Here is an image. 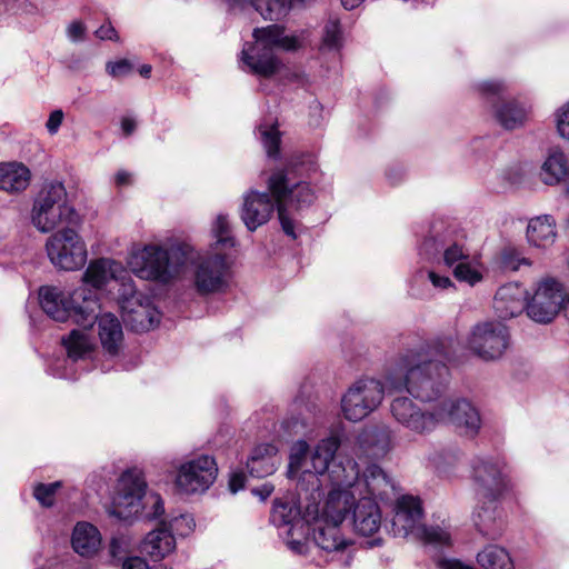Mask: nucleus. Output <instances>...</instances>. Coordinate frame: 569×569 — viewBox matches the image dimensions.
Segmentation results:
<instances>
[{
	"instance_id": "f257e3e1",
	"label": "nucleus",
	"mask_w": 569,
	"mask_h": 569,
	"mask_svg": "<svg viewBox=\"0 0 569 569\" xmlns=\"http://www.w3.org/2000/svg\"><path fill=\"white\" fill-rule=\"evenodd\" d=\"M452 345V339H443L399 355L386 375L388 390H406L423 402L452 401L441 399L449 376L443 361H456L455 352L451 351ZM439 406L440 403L437 407Z\"/></svg>"
},
{
	"instance_id": "f03ea898",
	"label": "nucleus",
	"mask_w": 569,
	"mask_h": 569,
	"mask_svg": "<svg viewBox=\"0 0 569 569\" xmlns=\"http://www.w3.org/2000/svg\"><path fill=\"white\" fill-rule=\"evenodd\" d=\"M331 479L338 487H346L341 492L349 497L350 509L353 508L352 523L358 535L370 537L379 531L381 512L376 501L386 492L391 482L387 473L377 465H370L360 475L358 463L348 461L337 465L331 470Z\"/></svg>"
},
{
	"instance_id": "7ed1b4c3",
	"label": "nucleus",
	"mask_w": 569,
	"mask_h": 569,
	"mask_svg": "<svg viewBox=\"0 0 569 569\" xmlns=\"http://www.w3.org/2000/svg\"><path fill=\"white\" fill-rule=\"evenodd\" d=\"M392 418L409 431L425 435L439 422H450L468 437L478 433L481 419L478 410L467 400L441 401L432 411L422 409L409 397H396L390 403Z\"/></svg>"
},
{
	"instance_id": "20e7f679",
	"label": "nucleus",
	"mask_w": 569,
	"mask_h": 569,
	"mask_svg": "<svg viewBox=\"0 0 569 569\" xmlns=\"http://www.w3.org/2000/svg\"><path fill=\"white\" fill-rule=\"evenodd\" d=\"M319 501L313 500L305 507L306 523H312V538L316 547L327 553L342 550L348 541L340 532V525L350 510L346 492L330 490L320 512Z\"/></svg>"
},
{
	"instance_id": "39448f33",
	"label": "nucleus",
	"mask_w": 569,
	"mask_h": 569,
	"mask_svg": "<svg viewBox=\"0 0 569 569\" xmlns=\"http://www.w3.org/2000/svg\"><path fill=\"white\" fill-rule=\"evenodd\" d=\"M303 169L302 162H290L284 169L273 172L268 181L282 230L293 239L296 233L291 211H300L315 200V192L310 184L298 179V174L302 176Z\"/></svg>"
},
{
	"instance_id": "423d86ee",
	"label": "nucleus",
	"mask_w": 569,
	"mask_h": 569,
	"mask_svg": "<svg viewBox=\"0 0 569 569\" xmlns=\"http://www.w3.org/2000/svg\"><path fill=\"white\" fill-rule=\"evenodd\" d=\"M340 447L338 437L330 436L318 442L315 447L311 456L310 463L311 468H305V460L309 451V446L305 440L297 441L291 449L290 461H289V476L296 477L300 471L303 473V480L311 485V499L320 500L322 497L321 486L323 480L320 478H328L332 488L331 490L342 491L346 487H338L331 479V470L337 465H347L348 461H355L353 459H341L338 462L333 461L335 455Z\"/></svg>"
},
{
	"instance_id": "0eeeda50",
	"label": "nucleus",
	"mask_w": 569,
	"mask_h": 569,
	"mask_svg": "<svg viewBox=\"0 0 569 569\" xmlns=\"http://www.w3.org/2000/svg\"><path fill=\"white\" fill-rule=\"evenodd\" d=\"M256 43L241 51L242 69L262 78H269L278 72L281 62L274 56V50H296L300 40L296 36L284 34V28L271 24L256 28L252 33Z\"/></svg>"
},
{
	"instance_id": "6e6552de",
	"label": "nucleus",
	"mask_w": 569,
	"mask_h": 569,
	"mask_svg": "<svg viewBox=\"0 0 569 569\" xmlns=\"http://www.w3.org/2000/svg\"><path fill=\"white\" fill-rule=\"evenodd\" d=\"M473 478L479 485L478 496L487 499L473 513L478 531L488 539H497L503 531V520L498 515L496 500L506 488L500 462L479 460L472 467Z\"/></svg>"
},
{
	"instance_id": "1a4fd4ad",
	"label": "nucleus",
	"mask_w": 569,
	"mask_h": 569,
	"mask_svg": "<svg viewBox=\"0 0 569 569\" xmlns=\"http://www.w3.org/2000/svg\"><path fill=\"white\" fill-rule=\"evenodd\" d=\"M39 300L42 310L51 319L60 322L71 319L81 327L92 326L100 310L96 295L86 288L66 295L56 287H41Z\"/></svg>"
},
{
	"instance_id": "9d476101",
	"label": "nucleus",
	"mask_w": 569,
	"mask_h": 569,
	"mask_svg": "<svg viewBox=\"0 0 569 569\" xmlns=\"http://www.w3.org/2000/svg\"><path fill=\"white\" fill-rule=\"evenodd\" d=\"M188 246H176L164 250L156 244H147L132 250L128 264L140 279L168 283L177 277L189 260Z\"/></svg>"
},
{
	"instance_id": "9b49d317",
	"label": "nucleus",
	"mask_w": 569,
	"mask_h": 569,
	"mask_svg": "<svg viewBox=\"0 0 569 569\" xmlns=\"http://www.w3.org/2000/svg\"><path fill=\"white\" fill-rule=\"evenodd\" d=\"M31 222L40 232L47 233L58 226L77 224L79 214L68 203V194L61 182L46 184L33 201Z\"/></svg>"
},
{
	"instance_id": "f8f14e48",
	"label": "nucleus",
	"mask_w": 569,
	"mask_h": 569,
	"mask_svg": "<svg viewBox=\"0 0 569 569\" xmlns=\"http://www.w3.org/2000/svg\"><path fill=\"white\" fill-rule=\"evenodd\" d=\"M423 510L421 500L413 496H402L397 500L392 518V530L396 536H415L427 545L447 546L450 535L440 527L421 525Z\"/></svg>"
},
{
	"instance_id": "ddd939ff",
	"label": "nucleus",
	"mask_w": 569,
	"mask_h": 569,
	"mask_svg": "<svg viewBox=\"0 0 569 569\" xmlns=\"http://www.w3.org/2000/svg\"><path fill=\"white\" fill-rule=\"evenodd\" d=\"M383 397L385 386L380 380L369 377L360 378L341 397V412L349 421H361L379 408Z\"/></svg>"
},
{
	"instance_id": "4468645a",
	"label": "nucleus",
	"mask_w": 569,
	"mask_h": 569,
	"mask_svg": "<svg viewBox=\"0 0 569 569\" xmlns=\"http://www.w3.org/2000/svg\"><path fill=\"white\" fill-rule=\"evenodd\" d=\"M565 289L560 281L547 277L536 283L531 296L527 293V316L537 323H550L565 302Z\"/></svg>"
},
{
	"instance_id": "2eb2a0df",
	"label": "nucleus",
	"mask_w": 569,
	"mask_h": 569,
	"mask_svg": "<svg viewBox=\"0 0 569 569\" xmlns=\"http://www.w3.org/2000/svg\"><path fill=\"white\" fill-rule=\"evenodd\" d=\"M46 249L52 264L62 270H78L87 262L86 243L78 232L69 227L49 237Z\"/></svg>"
},
{
	"instance_id": "dca6fc26",
	"label": "nucleus",
	"mask_w": 569,
	"mask_h": 569,
	"mask_svg": "<svg viewBox=\"0 0 569 569\" xmlns=\"http://www.w3.org/2000/svg\"><path fill=\"white\" fill-rule=\"evenodd\" d=\"M231 270L223 253L200 257L192 266V282L200 296L223 292L230 281Z\"/></svg>"
},
{
	"instance_id": "f3484780",
	"label": "nucleus",
	"mask_w": 569,
	"mask_h": 569,
	"mask_svg": "<svg viewBox=\"0 0 569 569\" xmlns=\"http://www.w3.org/2000/svg\"><path fill=\"white\" fill-rule=\"evenodd\" d=\"M146 487L147 483L141 470L133 468L124 471L118 481L111 515L121 520H128L138 515Z\"/></svg>"
},
{
	"instance_id": "a211bd4d",
	"label": "nucleus",
	"mask_w": 569,
	"mask_h": 569,
	"mask_svg": "<svg viewBox=\"0 0 569 569\" xmlns=\"http://www.w3.org/2000/svg\"><path fill=\"white\" fill-rule=\"evenodd\" d=\"M508 328L498 321L478 323L468 339L470 350L483 360L500 358L509 347Z\"/></svg>"
},
{
	"instance_id": "6ab92c4d",
	"label": "nucleus",
	"mask_w": 569,
	"mask_h": 569,
	"mask_svg": "<svg viewBox=\"0 0 569 569\" xmlns=\"http://www.w3.org/2000/svg\"><path fill=\"white\" fill-rule=\"evenodd\" d=\"M217 475L218 468L213 457L200 455L180 466L176 486L188 495L204 492L214 482Z\"/></svg>"
},
{
	"instance_id": "aec40b11",
	"label": "nucleus",
	"mask_w": 569,
	"mask_h": 569,
	"mask_svg": "<svg viewBox=\"0 0 569 569\" xmlns=\"http://www.w3.org/2000/svg\"><path fill=\"white\" fill-rule=\"evenodd\" d=\"M270 521L279 529H283L280 535L287 536L288 547L296 553H303L307 550V543L301 540L289 539L295 530L302 528L306 519L305 511L301 509L293 497L276 499L270 515Z\"/></svg>"
},
{
	"instance_id": "412c9836",
	"label": "nucleus",
	"mask_w": 569,
	"mask_h": 569,
	"mask_svg": "<svg viewBox=\"0 0 569 569\" xmlns=\"http://www.w3.org/2000/svg\"><path fill=\"white\" fill-rule=\"evenodd\" d=\"M128 274L127 269L121 262H118L109 258H99L91 261L83 273V282L88 290H91L96 297H98V290L104 287L109 280H121L126 279ZM99 301V298H97Z\"/></svg>"
},
{
	"instance_id": "4be33fe9",
	"label": "nucleus",
	"mask_w": 569,
	"mask_h": 569,
	"mask_svg": "<svg viewBox=\"0 0 569 569\" xmlns=\"http://www.w3.org/2000/svg\"><path fill=\"white\" fill-rule=\"evenodd\" d=\"M527 293V290L517 282L501 286L493 298L496 315L502 320L521 315L526 310Z\"/></svg>"
},
{
	"instance_id": "5701e85b",
	"label": "nucleus",
	"mask_w": 569,
	"mask_h": 569,
	"mask_svg": "<svg viewBox=\"0 0 569 569\" xmlns=\"http://www.w3.org/2000/svg\"><path fill=\"white\" fill-rule=\"evenodd\" d=\"M274 208V202L267 192L250 191L244 197L241 219L250 231H254L270 219Z\"/></svg>"
},
{
	"instance_id": "b1692460",
	"label": "nucleus",
	"mask_w": 569,
	"mask_h": 569,
	"mask_svg": "<svg viewBox=\"0 0 569 569\" xmlns=\"http://www.w3.org/2000/svg\"><path fill=\"white\" fill-rule=\"evenodd\" d=\"M129 303L131 306L137 303L136 307L130 309H128V307H123V319L131 330L136 332H144L156 328L159 325L161 313L148 299L142 301V299L132 296V299L129 301Z\"/></svg>"
},
{
	"instance_id": "393cba45",
	"label": "nucleus",
	"mask_w": 569,
	"mask_h": 569,
	"mask_svg": "<svg viewBox=\"0 0 569 569\" xmlns=\"http://www.w3.org/2000/svg\"><path fill=\"white\" fill-rule=\"evenodd\" d=\"M98 322V336L102 349L110 356H117L123 343V330L120 320L112 313H103L93 320Z\"/></svg>"
},
{
	"instance_id": "a878e982",
	"label": "nucleus",
	"mask_w": 569,
	"mask_h": 569,
	"mask_svg": "<svg viewBox=\"0 0 569 569\" xmlns=\"http://www.w3.org/2000/svg\"><path fill=\"white\" fill-rule=\"evenodd\" d=\"M539 177L548 186L566 182V190L569 194V162L561 150L552 149L549 151L541 164Z\"/></svg>"
},
{
	"instance_id": "bb28decb",
	"label": "nucleus",
	"mask_w": 569,
	"mask_h": 569,
	"mask_svg": "<svg viewBox=\"0 0 569 569\" xmlns=\"http://www.w3.org/2000/svg\"><path fill=\"white\" fill-rule=\"evenodd\" d=\"M278 448L272 443H263L253 448L247 460V469L252 477L264 478L272 475L279 465Z\"/></svg>"
},
{
	"instance_id": "cd10ccee",
	"label": "nucleus",
	"mask_w": 569,
	"mask_h": 569,
	"mask_svg": "<svg viewBox=\"0 0 569 569\" xmlns=\"http://www.w3.org/2000/svg\"><path fill=\"white\" fill-rule=\"evenodd\" d=\"M176 549V539L171 530L161 526L150 531L141 542L140 550L153 561H159Z\"/></svg>"
},
{
	"instance_id": "c85d7f7f",
	"label": "nucleus",
	"mask_w": 569,
	"mask_h": 569,
	"mask_svg": "<svg viewBox=\"0 0 569 569\" xmlns=\"http://www.w3.org/2000/svg\"><path fill=\"white\" fill-rule=\"evenodd\" d=\"M358 443L362 453L368 458H382L392 448L390 430L388 428H371L365 430L359 435Z\"/></svg>"
},
{
	"instance_id": "c756f323",
	"label": "nucleus",
	"mask_w": 569,
	"mask_h": 569,
	"mask_svg": "<svg viewBox=\"0 0 569 569\" xmlns=\"http://www.w3.org/2000/svg\"><path fill=\"white\" fill-rule=\"evenodd\" d=\"M71 543L82 557H92L101 547L100 531L89 522H78L73 529Z\"/></svg>"
},
{
	"instance_id": "7c9ffc66",
	"label": "nucleus",
	"mask_w": 569,
	"mask_h": 569,
	"mask_svg": "<svg viewBox=\"0 0 569 569\" xmlns=\"http://www.w3.org/2000/svg\"><path fill=\"white\" fill-rule=\"evenodd\" d=\"M556 222L551 216L531 219L527 227V239L537 248H548L556 240Z\"/></svg>"
},
{
	"instance_id": "2f4dec72",
	"label": "nucleus",
	"mask_w": 569,
	"mask_h": 569,
	"mask_svg": "<svg viewBox=\"0 0 569 569\" xmlns=\"http://www.w3.org/2000/svg\"><path fill=\"white\" fill-rule=\"evenodd\" d=\"M30 182L29 169L16 162L0 164V189L8 192L24 190Z\"/></svg>"
},
{
	"instance_id": "473e14b6",
	"label": "nucleus",
	"mask_w": 569,
	"mask_h": 569,
	"mask_svg": "<svg viewBox=\"0 0 569 569\" xmlns=\"http://www.w3.org/2000/svg\"><path fill=\"white\" fill-rule=\"evenodd\" d=\"M90 327H82L83 330H72L67 338L62 339L69 358L77 360L91 353L93 342L90 333L87 331Z\"/></svg>"
},
{
	"instance_id": "72a5a7b5",
	"label": "nucleus",
	"mask_w": 569,
	"mask_h": 569,
	"mask_svg": "<svg viewBox=\"0 0 569 569\" xmlns=\"http://www.w3.org/2000/svg\"><path fill=\"white\" fill-rule=\"evenodd\" d=\"M477 561L483 569H512L509 553L498 546H488L477 555Z\"/></svg>"
},
{
	"instance_id": "f704fd0d",
	"label": "nucleus",
	"mask_w": 569,
	"mask_h": 569,
	"mask_svg": "<svg viewBox=\"0 0 569 569\" xmlns=\"http://www.w3.org/2000/svg\"><path fill=\"white\" fill-rule=\"evenodd\" d=\"M496 118L503 128L511 130L525 122L527 109L516 101H509L497 108Z\"/></svg>"
},
{
	"instance_id": "c9c22d12",
	"label": "nucleus",
	"mask_w": 569,
	"mask_h": 569,
	"mask_svg": "<svg viewBox=\"0 0 569 569\" xmlns=\"http://www.w3.org/2000/svg\"><path fill=\"white\" fill-rule=\"evenodd\" d=\"M342 30L338 20H329L323 28L319 50L321 53H339L342 48Z\"/></svg>"
},
{
	"instance_id": "e433bc0d",
	"label": "nucleus",
	"mask_w": 569,
	"mask_h": 569,
	"mask_svg": "<svg viewBox=\"0 0 569 569\" xmlns=\"http://www.w3.org/2000/svg\"><path fill=\"white\" fill-rule=\"evenodd\" d=\"M259 132L268 157L276 158L280 149V132L277 127L263 128L260 126Z\"/></svg>"
},
{
	"instance_id": "4c0bfd02",
	"label": "nucleus",
	"mask_w": 569,
	"mask_h": 569,
	"mask_svg": "<svg viewBox=\"0 0 569 569\" xmlns=\"http://www.w3.org/2000/svg\"><path fill=\"white\" fill-rule=\"evenodd\" d=\"M212 232L217 239V244L223 247H233L234 239L230 234V226L224 214H219L212 226Z\"/></svg>"
},
{
	"instance_id": "58836bf2",
	"label": "nucleus",
	"mask_w": 569,
	"mask_h": 569,
	"mask_svg": "<svg viewBox=\"0 0 569 569\" xmlns=\"http://www.w3.org/2000/svg\"><path fill=\"white\" fill-rule=\"evenodd\" d=\"M60 487V481L52 483H39L34 487L33 496L41 506L51 507L54 502L56 492Z\"/></svg>"
},
{
	"instance_id": "ea45409f",
	"label": "nucleus",
	"mask_w": 569,
	"mask_h": 569,
	"mask_svg": "<svg viewBox=\"0 0 569 569\" xmlns=\"http://www.w3.org/2000/svg\"><path fill=\"white\" fill-rule=\"evenodd\" d=\"M453 274L457 280L465 281L470 286L476 284L482 279L481 272L472 267L468 261L458 263L453 269Z\"/></svg>"
},
{
	"instance_id": "a19ab883",
	"label": "nucleus",
	"mask_w": 569,
	"mask_h": 569,
	"mask_svg": "<svg viewBox=\"0 0 569 569\" xmlns=\"http://www.w3.org/2000/svg\"><path fill=\"white\" fill-rule=\"evenodd\" d=\"M130 552V540L124 535L113 536L109 543V555L113 560H124Z\"/></svg>"
},
{
	"instance_id": "79ce46f5",
	"label": "nucleus",
	"mask_w": 569,
	"mask_h": 569,
	"mask_svg": "<svg viewBox=\"0 0 569 569\" xmlns=\"http://www.w3.org/2000/svg\"><path fill=\"white\" fill-rule=\"evenodd\" d=\"M469 254L465 251L462 246L453 243L443 250V262L448 267H456L462 261H467Z\"/></svg>"
},
{
	"instance_id": "37998d69",
	"label": "nucleus",
	"mask_w": 569,
	"mask_h": 569,
	"mask_svg": "<svg viewBox=\"0 0 569 569\" xmlns=\"http://www.w3.org/2000/svg\"><path fill=\"white\" fill-rule=\"evenodd\" d=\"M132 64L127 59H121L116 62H108L106 70L112 78H122L132 71Z\"/></svg>"
},
{
	"instance_id": "c03bdc74",
	"label": "nucleus",
	"mask_w": 569,
	"mask_h": 569,
	"mask_svg": "<svg viewBox=\"0 0 569 569\" xmlns=\"http://www.w3.org/2000/svg\"><path fill=\"white\" fill-rule=\"evenodd\" d=\"M521 264L530 266V261L526 258L518 257L513 250H506L502 254V266L507 270L517 271Z\"/></svg>"
},
{
	"instance_id": "a18cd8bd",
	"label": "nucleus",
	"mask_w": 569,
	"mask_h": 569,
	"mask_svg": "<svg viewBox=\"0 0 569 569\" xmlns=\"http://www.w3.org/2000/svg\"><path fill=\"white\" fill-rule=\"evenodd\" d=\"M171 528L180 536H188L194 528V520L190 515H181L172 520Z\"/></svg>"
},
{
	"instance_id": "49530a36",
	"label": "nucleus",
	"mask_w": 569,
	"mask_h": 569,
	"mask_svg": "<svg viewBox=\"0 0 569 569\" xmlns=\"http://www.w3.org/2000/svg\"><path fill=\"white\" fill-rule=\"evenodd\" d=\"M557 129L562 138L569 140V102L558 111Z\"/></svg>"
},
{
	"instance_id": "de8ad7c7",
	"label": "nucleus",
	"mask_w": 569,
	"mask_h": 569,
	"mask_svg": "<svg viewBox=\"0 0 569 569\" xmlns=\"http://www.w3.org/2000/svg\"><path fill=\"white\" fill-rule=\"evenodd\" d=\"M63 121L62 110H54L49 114L46 128L50 134H56Z\"/></svg>"
},
{
	"instance_id": "09e8293b",
	"label": "nucleus",
	"mask_w": 569,
	"mask_h": 569,
	"mask_svg": "<svg viewBox=\"0 0 569 569\" xmlns=\"http://www.w3.org/2000/svg\"><path fill=\"white\" fill-rule=\"evenodd\" d=\"M121 569H151L149 563L141 557H127L122 561Z\"/></svg>"
},
{
	"instance_id": "8fccbe9b",
	"label": "nucleus",
	"mask_w": 569,
	"mask_h": 569,
	"mask_svg": "<svg viewBox=\"0 0 569 569\" xmlns=\"http://www.w3.org/2000/svg\"><path fill=\"white\" fill-rule=\"evenodd\" d=\"M445 247L443 242H438L433 237L427 238L421 246V251L426 254H436Z\"/></svg>"
},
{
	"instance_id": "3c124183",
	"label": "nucleus",
	"mask_w": 569,
	"mask_h": 569,
	"mask_svg": "<svg viewBox=\"0 0 569 569\" xmlns=\"http://www.w3.org/2000/svg\"><path fill=\"white\" fill-rule=\"evenodd\" d=\"M246 476L241 471L232 472L229 479V489L236 493L244 488Z\"/></svg>"
},
{
	"instance_id": "603ef678",
	"label": "nucleus",
	"mask_w": 569,
	"mask_h": 569,
	"mask_svg": "<svg viewBox=\"0 0 569 569\" xmlns=\"http://www.w3.org/2000/svg\"><path fill=\"white\" fill-rule=\"evenodd\" d=\"M86 28L81 21H73L68 27V37L72 41H79L83 38Z\"/></svg>"
},
{
	"instance_id": "864d4df0",
	"label": "nucleus",
	"mask_w": 569,
	"mask_h": 569,
	"mask_svg": "<svg viewBox=\"0 0 569 569\" xmlns=\"http://www.w3.org/2000/svg\"><path fill=\"white\" fill-rule=\"evenodd\" d=\"M96 36L101 40H118L117 31L111 23L102 24L96 31Z\"/></svg>"
},
{
	"instance_id": "5fc2aeb1",
	"label": "nucleus",
	"mask_w": 569,
	"mask_h": 569,
	"mask_svg": "<svg viewBox=\"0 0 569 569\" xmlns=\"http://www.w3.org/2000/svg\"><path fill=\"white\" fill-rule=\"evenodd\" d=\"M480 91L486 94L500 96L502 91V84L497 81H488L480 84Z\"/></svg>"
},
{
	"instance_id": "6e6d98bb",
	"label": "nucleus",
	"mask_w": 569,
	"mask_h": 569,
	"mask_svg": "<svg viewBox=\"0 0 569 569\" xmlns=\"http://www.w3.org/2000/svg\"><path fill=\"white\" fill-rule=\"evenodd\" d=\"M439 567L442 569H475L471 565L458 559H442L439 561Z\"/></svg>"
},
{
	"instance_id": "4d7b16f0",
	"label": "nucleus",
	"mask_w": 569,
	"mask_h": 569,
	"mask_svg": "<svg viewBox=\"0 0 569 569\" xmlns=\"http://www.w3.org/2000/svg\"><path fill=\"white\" fill-rule=\"evenodd\" d=\"M429 279L436 288L447 289L452 286V282L448 277L440 276L433 271L429 272Z\"/></svg>"
},
{
	"instance_id": "13d9d810",
	"label": "nucleus",
	"mask_w": 569,
	"mask_h": 569,
	"mask_svg": "<svg viewBox=\"0 0 569 569\" xmlns=\"http://www.w3.org/2000/svg\"><path fill=\"white\" fill-rule=\"evenodd\" d=\"M152 512L148 513V517L157 519L164 512V506L161 497L159 495H152Z\"/></svg>"
},
{
	"instance_id": "bf43d9fd",
	"label": "nucleus",
	"mask_w": 569,
	"mask_h": 569,
	"mask_svg": "<svg viewBox=\"0 0 569 569\" xmlns=\"http://www.w3.org/2000/svg\"><path fill=\"white\" fill-rule=\"evenodd\" d=\"M273 491V486L270 483H263L260 488H256L252 492L259 496L262 500L267 499Z\"/></svg>"
},
{
	"instance_id": "052dcab7",
	"label": "nucleus",
	"mask_w": 569,
	"mask_h": 569,
	"mask_svg": "<svg viewBox=\"0 0 569 569\" xmlns=\"http://www.w3.org/2000/svg\"><path fill=\"white\" fill-rule=\"evenodd\" d=\"M121 128L126 136L131 134L136 129V121L132 118L124 117L121 120Z\"/></svg>"
},
{
	"instance_id": "680f3d73",
	"label": "nucleus",
	"mask_w": 569,
	"mask_h": 569,
	"mask_svg": "<svg viewBox=\"0 0 569 569\" xmlns=\"http://www.w3.org/2000/svg\"><path fill=\"white\" fill-rule=\"evenodd\" d=\"M131 182V174L128 171L120 170L116 174V184L121 187Z\"/></svg>"
},
{
	"instance_id": "e2e57ef3",
	"label": "nucleus",
	"mask_w": 569,
	"mask_h": 569,
	"mask_svg": "<svg viewBox=\"0 0 569 569\" xmlns=\"http://www.w3.org/2000/svg\"><path fill=\"white\" fill-rule=\"evenodd\" d=\"M298 425H299V421L296 418H291V419L283 421V427L289 431H293L295 433L299 432Z\"/></svg>"
},
{
	"instance_id": "0e129e2a",
	"label": "nucleus",
	"mask_w": 569,
	"mask_h": 569,
	"mask_svg": "<svg viewBox=\"0 0 569 569\" xmlns=\"http://www.w3.org/2000/svg\"><path fill=\"white\" fill-rule=\"evenodd\" d=\"M363 1L365 0H341V3L346 9L352 10L359 7Z\"/></svg>"
},
{
	"instance_id": "69168bd1",
	"label": "nucleus",
	"mask_w": 569,
	"mask_h": 569,
	"mask_svg": "<svg viewBox=\"0 0 569 569\" xmlns=\"http://www.w3.org/2000/svg\"><path fill=\"white\" fill-rule=\"evenodd\" d=\"M151 66L150 64H142L140 68H139V73L143 77V78H149L150 77V73H151Z\"/></svg>"
},
{
	"instance_id": "338daca9",
	"label": "nucleus",
	"mask_w": 569,
	"mask_h": 569,
	"mask_svg": "<svg viewBox=\"0 0 569 569\" xmlns=\"http://www.w3.org/2000/svg\"><path fill=\"white\" fill-rule=\"evenodd\" d=\"M563 310L566 316L569 318V293L565 295Z\"/></svg>"
},
{
	"instance_id": "774afa93",
	"label": "nucleus",
	"mask_w": 569,
	"mask_h": 569,
	"mask_svg": "<svg viewBox=\"0 0 569 569\" xmlns=\"http://www.w3.org/2000/svg\"><path fill=\"white\" fill-rule=\"evenodd\" d=\"M306 426H307V422H306L305 420H302V421L300 422V427H301V428H305Z\"/></svg>"
}]
</instances>
